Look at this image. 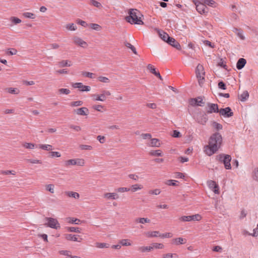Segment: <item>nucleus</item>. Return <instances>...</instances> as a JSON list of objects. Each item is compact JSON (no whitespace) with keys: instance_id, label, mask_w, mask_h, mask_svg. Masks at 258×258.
<instances>
[{"instance_id":"nucleus-59","label":"nucleus","mask_w":258,"mask_h":258,"mask_svg":"<svg viewBox=\"0 0 258 258\" xmlns=\"http://www.w3.org/2000/svg\"><path fill=\"white\" fill-rule=\"evenodd\" d=\"M28 162L32 164H42V162L41 160L37 159H30L28 160Z\"/></svg>"},{"instance_id":"nucleus-31","label":"nucleus","mask_w":258,"mask_h":258,"mask_svg":"<svg viewBox=\"0 0 258 258\" xmlns=\"http://www.w3.org/2000/svg\"><path fill=\"white\" fill-rule=\"evenodd\" d=\"M37 147L40 149L47 151H50L52 150V146L49 144H39Z\"/></svg>"},{"instance_id":"nucleus-4","label":"nucleus","mask_w":258,"mask_h":258,"mask_svg":"<svg viewBox=\"0 0 258 258\" xmlns=\"http://www.w3.org/2000/svg\"><path fill=\"white\" fill-rule=\"evenodd\" d=\"M196 74L200 86H202L205 81V72L202 64H199L197 66L196 69Z\"/></svg>"},{"instance_id":"nucleus-32","label":"nucleus","mask_w":258,"mask_h":258,"mask_svg":"<svg viewBox=\"0 0 258 258\" xmlns=\"http://www.w3.org/2000/svg\"><path fill=\"white\" fill-rule=\"evenodd\" d=\"M66 30L75 31L77 29V26L74 23H68L64 26Z\"/></svg>"},{"instance_id":"nucleus-37","label":"nucleus","mask_w":258,"mask_h":258,"mask_svg":"<svg viewBox=\"0 0 258 258\" xmlns=\"http://www.w3.org/2000/svg\"><path fill=\"white\" fill-rule=\"evenodd\" d=\"M203 219V217L199 214L190 215V221L194 222H199Z\"/></svg>"},{"instance_id":"nucleus-5","label":"nucleus","mask_w":258,"mask_h":258,"mask_svg":"<svg viewBox=\"0 0 258 258\" xmlns=\"http://www.w3.org/2000/svg\"><path fill=\"white\" fill-rule=\"evenodd\" d=\"M45 221V225L47 227L56 230L60 228V225L56 219L50 217L46 218Z\"/></svg>"},{"instance_id":"nucleus-51","label":"nucleus","mask_w":258,"mask_h":258,"mask_svg":"<svg viewBox=\"0 0 258 258\" xmlns=\"http://www.w3.org/2000/svg\"><path fill=\"white\" fill-rule=\"evenodd\" d=\"M97 80L99 82L104 83H109L110 82V80L108 78L102 76H99L97 78Z\"/></svg>"},{"instance_id":"nucleus-2","label":"nucleus","mask_w":258,"mask_h":258,"mask_svg":"<svg viewBox=\"0 0 258 258\" xmlns=\"http://www.w3.org/2000/svg\"><path fill=\"white\" fill-rule=\"evenodd\" d=\"M128 15L125 17L126 21L131 24L143 25L142 15L137 9H131L128 12Z\"/></svg>"},{"instance_id":"nucleus-44","label":"nucleus","mask_w":258,"mask_h":258,"mask_svg":"<svg viewBox=\"0 0 258 258\" xmlns=\"http://www.w3.org/2000/svg\"><path fill=\"white\" fill-rule=\"evenodd\" d=\"M1 173L4 175H12L13 176H16L17 174L16 171L11 170H2L1 171Z\"/></svg>"},{"instance_id":"nucleus-47","label":"nucleus","mask_w":258,"mask_h":258,"mask_svg":"<svg viewBox=\"0 0 258 258\" xmlns=\"http://www.w3.org/2000/svg\"><path fill=\"white\" fill-rule=\"evenodd\" d=\"M136 222L141 224L149 223L150 220L147 218H138L136 219Z\"/></svg>"},{"instance_id":"nucleus-10","label":"nucleus","mask_w":258,"mask_h":258,"mask_svg":"<svg viewBox=\"0 0 258 258\" xmlns=\"http://www.w3.org/2000/svg\"><path fill=\"white\" fill-rule=\"evenodd\" d=\"M207 183L209 188L215 194L219 195L220 194L219 186L215 181L210 180L207 181Z\"/></svg>"},{"instance_id":"nucleus-14","label":"nucleus","mask_w":258,"mask_h":258,"mask_svg":"<svg viewBox=\"0 0 258 258\" xmlns=\"http://www.w3.org/2000/svg\"><path fill=\"white\" fill-rule=\"evenodd\" d=\"M207 113H212L213 112H219V110L217 104L209 103L207 105Z\"/></svg>"},{"instance_id":"nucleus-33","label":"nucleus","mask_w":258,"mask_h":258,"mask_svg":"<svg viewBox=\"0 0 258 258\" xmlns=\"http://www.w3.org/2000/svg\"><path fill=\"white\" fill-rule=\"evenodd\" d=\"M149 154L155 157H162L163 156V153L161 150H152L150 152Z\"/></svg>"},{"instance_id":"nucleus-26","label":"nucleus","mask_w":258,"mask_h":258,"mask_svg":"<svg viewBox=\"0 0 258 258\" xmlns=\"http://www.w3.org/2000/svg\"><path fill=\"white\" fill-rule=\"evenodd\" d=\"M186 239L182 237H178L172 239V243L175 245L183 244L186 243Z\"/></svg>"},{"instance_id":"nucleus-3","label":"nucleus","mask_w":258,"mask_h":258,"mask_svg":"<svg viewBox=\"0 0 258 258\" xmlns=\"http://www.w3.org/2000/svg\"><path fill=\"white\" fill-rule=\"evenodd\" d=\"M110 95L111 93L109 91L102 90L100 91V93L92 94L90 96L94 101L104 102Z\"/></svg>"},{"instance_id":"nucleus-17","label":"nucleus","mask_w":258,"mask_h":258,"mask_svg":"<svg viewBox=\"0 0 258 258\" xmlns=\"http://www.w3.org/2000/svg\"><path fill=\"white\" fill-rule=\"evenodd\" d=\"M150 142L148 145L152 147H159L162 145L161 142L158 139L153 138L150 139Z\"/></svg>"},{"instance_id":"nucleus-27","label":"nucleus","mask_w":258,"mask_h":258,"mask_svg":"<svg viewBox=\"0 0 258 258\" xmlns=\"http://www.w3.org/2000/svg\"><path fill=\"white\" fill-rule=\"evenodd\" d=\"M158 32L161 39H162L164 41L167 42L169 39L170 38L168 34L166 32L160 30H158Z\"/></svg>"},{"instance_id":"nucleus-20","label":"nucleus","mask_w":258,"mask_h":258,"mask_svg":"<svg viewBox=\"0 0 258 258\" xmlns=\"http://www.w3.org/2000/svg\"><path fill=\"white\" fill-rule=\"evenodd\" d=\"M147 69L149 71H150L151 73L158 77L160 80H162V77L160 75L159 72L156 71V69L153 65L151 64H148L147 66Z\"/></svg>"},{"instance_id":"nucleus-64","label":"nucleus","mask_w":258,"mask_h":258,"mask_svg":"<svg viewBox=\"0 0 258 258\" xmlns=\"http://www.w3.org/2000/svg\"><path fill=\"white\" fill-rule=\"evenodd\" d=\"M17 50L15 48L8 49L6 53L9 55H16L17 53Z\"/></svg>"},{"instance_id":"nucleus-60","label":"nucleus","mask_w":258,"mask_h":258,"mask_svg":"<svg viewBox=\"0 0 258 258\" xmlns=\"http://www.w3.org/2000/svg\"><path fill=\"white\" fill-rule=\"evenodd\" d=\"M212 125L217 131H219L222 129V125L215 121L212 122Z\"/></svg>"},{"instance_id":"nucleus-40","label":"nucleus","mask_w":258,"mask_h":258,"mask_svg":"<svg viewBox=\"0 0 258 258\" xmlns=\"http://www.w3.org/2000/svg\"><path fill=\"white\" fill-rule=\"evenodd\" d=\"M203 100L202 98H198L191 100V104L197 105L198 106H202L203 104Z\"/></svg>"},{"instance_id":"nucleus-50","label":"nucleus","mask_w":258,"mask_h":258,"mask_svg":"<svg viewBox=\"0 0 258 258\" xmlns=\"http://www.w3.org/2000/svg\"><path fill=\"white\" fill-rule=\"evenodd\" d=\"M81 75L83 77H87L91 79H93L95 77V75L94 74L85 71L82 72L81 73Z\"/></svg>"},{"instance_id":"nucleus-63","label":"nucleus","mask_w":258,"mask_h":258,"mask_svg":"<svg viewBox=\"0 0 258 258\" xmlns=\"http://www.w3.org/2000/svg\"><path fill=\"white\" fill-rule=\"evenodd\" d=\"M61 156V153L57 151H51L50 152V156L51 158H54V157L59 158V157H60Z\"/></svg>"},{"instance_id":"nucleus-36","label":"nucleus","mask_w":258,"mask_h":258,"mask_svg":"<svg viewBox=\"0 0 258 258\" xmlns=\"http://www.w3.org/2000/svg\"><path fill=\"white\" fill-rule=\"evenodd\" d=\"M23 16L27 19H35L36 15L32 12H25L22 14Z\"/></svg>"},{"instance_id":"nucleus-49","label":"nucleus","mask_w":258,"mask_h":258,"mask_svg":"<svg viewBox=\"0 0 258 258\" xmlns=\"http://www.w3.org/2000/svg\"><path fill=\"white\" fill-rule=\"evenodd\" d=\"M203 2L206 5H208L213 8H216L217 6L216 3L213 0H203Z\"/></svg>"},{"instance_id":"nucleus-13","label":"nucleus","mask_w":258,"mask_h":258,"mask_svg":"<svg viewBox=\"0 0 258 258\" xmlns=\"http://www.w3.org/2000/svg\"><path fill=\"white\" fill-rule=\"evenodd\" d=\"M219 112L220 113V115L225 117H229L233 116V112L232 111L231 108L229 107L220 109Z\"/></svg>"},{"instance_id":"nucleus-28","label":"nucleus","mask_w":258,"mask_h":258,"mask_svg":"<svg viewBox=\"0 0 258 258\" xmlns=\"http://www.w3.org/2000/svg\"><path fill=\"white\" fill-rule=\"evenodd\" d=\"M143 188V185L141 184H135L132 185L130 190L133 192H135L138 190H142Z\"/></svg>"},{"instance_id":"nucleus-58","label":"nucleus","mask_w":258,"mask_h":258,"mask_svg":"<svg viewBox=\"0 0 258 258\" xmlns=\"http://www.w3.org/2000/svg\"><path fill=\"white\" fill-rule=\"evenodd\" d=\"M252 177L254 180L258 181V167H255L253 170L252 172Z\"/></svg>"},{"instance_id":"nucleus-35","label":"nucleus","mask_w":258,"mask_h":258,"mask_svg":"<svg viewBox=\"0 0 258 258\" xmlns=\"http://www.w3.org/2000/svg\"><path fill=\"white\" fill-rule=\"evenodd\" d=\"M92 108L94 110L100 112H103L106 110L104 106L101 104H95L92 106Z\"/></svg>"},{"instance_id":"nucleus-7","label":"nucleus","mask_w":258,"mask_h":258,"mask_svg":"<svg viewBox=\"0 0 258 258\" xmlns=\"http://www.w3.org/2000/svg\"><path fill=\"white\" fill-rule=\"evenodd\" d=\"M219 161L223 162L226 169H231V165L230 162L231 157L229 155L221 154L219 155Z\"/></svg>"},{"instance_id":"nucleus-12","label":"nucleus","mask_w":258,"mask_h":258,"mask_svg":"<svg viewBox=\"0 0 258 258\" xmlns=\"http://www.w3.org/2000/svg\"><path fill=\"white\" fill-rule=\"evenodd\" d=\"M74 112L78 115L87 116L89 114V110L88 108L83 107L75 109Z\"/></svg>"},{"instance_id":"nucleus-52","label":"nucleus","mask_w":258,"mask_h":258,"mask_svg":"<svg viewBox=\"0 0 258 258\" xmlns=\"http://www.w3.org/2000/svg\"><path fill=\"white\" fill-rule=\"evenodd\" d=\"M208 120V117L206 115L202 116L200 118L198 119V121L199 123L204 125L206 123Z\"/></svg>"},{"instance_id":"nucleus-39","label":"nucleus","mask_w":258,"mask_h":258,"mask_svg":"<svg viewBox=\"0 0 258 258\" xmlns=\"http://www.w3.org/2000/svg\"><path fill=\"white\" fill-rule=\"evenodd\" d=\"M79 148L80 150L82 151H91L92 150L93 148L91 145H85V144H80L79 146Z\"/></svg>"},{"instance_id":"nucleus-25","label":"nucleus","mask_w":258,"mask_h":258,"mask_svg":"<svg viewBox=\"0 0 258 258\" xmlns=\"http://www.w3.org/2000/svg\"><path fill=\"white\" fill-rule=\"evenodd\" d=\"M145 235L148 238L160 237V233L158 231H147L145 233Z\"/></svg>"},{"instance_id":"nucleus-30","label":"nucleus","mask_w":258,"mask_h":258,"mask_svg":"<svg viewBox=\"0 0 258 258\" xmlns=\"http://www.w3.org/2000/svg\"><path fill=\"white\" fill-rule=\"evenodd\" d=\"M139 250L143 253L148 252L153 250L152 244L150 246H142L139 247Z\"/></svg>"},{"instance_id":"nucleus-45","label":"nucleus","mask_w":258,"mask_h":258,"mask_svg":"<svg viewBox=\"0 0 258 258\" xmlns=\"http://www.w3.org/2000/svg\"><path fill=\"white\" fill-rule=\"evenodd\" d=\"M249 97V93L247 91H245L242 93V94L239 96V99L241 101H246Z\"/></svg>"},{"instance_id":"nucleus-46","label":"nucleus","mask_w":258,"mask_h":258,"mask_svg":"<svg viewBox=\"0 0 258 258\" xmlns=\"http://www.w3.org/2000/svg\"><path fill=\"white\" fill-rule=\"evenodd\" d=\"M70 93V90L67 88H60L57 90V94L59 95H69Z\"/></svg>"},{"instance_id":"nucleus-6","label":"nucleus","mask_w":258,"mask_h":258,"mask_svg":"<svg viewBox=\"0 0 258 258\" xmlns=\"http://www.w3.org/2000/svg\"><path fill=\"white\" fill-rule=\"evenodd\" d=\"M72 41L73 43L78 47H82L84 49L88 47V43L79 36H74L72 38Z\"/></svg>"},{"instance_id":"nucleus-57","label":"nucleus","mask_w":258,"mask_h":258,"mask_svg":"<svg viewBox=\"0 0 258 258\" xmlns=\"http://www.w3.org/2000/svg\"><path fill=\"white\" fill-rule=\"evenodd\" d=\"M66 166H75L76 165V159H69L65 161Z\"/></svg>"},{"instance_id":"nucleus-54","label":"nucleus","mask_w":258,"mask_h":258,"mask_svg":"<svg viewBox=\"0 0 258 258\" xmlns=\"http://www.w3.org/2000/svg\"><path fill=\"white\" fill-rule=\"evenodd\" d=\"M154 249H163L164 248V245L161 243H153L151 244Z\"/></svg>"},{"instance_id":"nucleus-55","label":"nucleus","mask_w":258,"mask_h":258,"mask_svg":"<svg viewBox=\"0 0 258 258\" xmlns=\"http://www.w3.org/2000/svg\"><path fill=\"white\" fill-rule=\"evenodd\" d=\"M85 165V161L83 158H76V165L84 166Z\"/></svg>"},{"instance_id":"nucleus-1","label":"nucleus","mask_w":258,"mask_h":258,"mask_svg":"<svg viewBox=\"0 0 258 258\" xmlns=\"http://www.w3.org/2000/svg\"><path fill=\"white\" fill-rule=\"evenodd\" d=\"M223 142L221 135L219 133L212 134L209 138L208 144L203 148L204 152L211 156L216 153L221 147Z\"/></svg>"},{"instance_id":"nucleus-22","label":"nucleus","mask_w":258,"mask_h":258,"mask_svg":"<svg viewBox=\"0 0 258 258\" xmlns=\"http://www.w3.org/2000/svg\"><path fill=\"white\" fill-rule=\"evenodd\" d=\"M65 195L69 198H73L75 199H79L80 195L79 193L73 191H67L64 192Z\"/></svg>"},{"instance_id":"nucleus-19","label":"nucleus","mask_w":258,"mask_h":258,"mask_svg":"<svg viewBox=\"0 0 258 258\" xmlns=\"http://www.w3.org/2000/svg\"><path fill=\"white\" fill-rule=\"evenodd\" d=\"M167 43L178 50L181 49V46L179 43L172 37H170Z\"/></svg>"},{"instance_id":"nucleus-53","label":"nucleus","mask_w":258,"mask_h":258,"mask_svg":"<svg viewBox=\"0 0 258 258\" xmlns=\"http://www.w3.org/2000/svg\"><path fill=\"white\" fill-rule=\"evenodd\" d=\"M119 242L122 246H131L132 245V241L127 239H122Z\"/></svg>"},{"instance_id":"nucleus-48","label":"nucleus","mask_w":258,"mask_h":258,"mask_svg":"<svg viewBox=\"0 0 258 258\" xmlns=\"http://www.w3.org/2000/svg\"><path fill=\"white\" fill-rule=\"evenodd\" d=\"M45 189L46 191L50 192L51 194H53L55 192V186L53 184H46L45 186Z\"/></svg>"},{"instance_id":"nucleus-24","label":"nucleus","mask_w":258,"mask_h":258,"mask_svg":"<svg viewBox=\"0 0 258 258\" xmlns=\"http://www.w3.org/2000/svg\"><path fill=\"white\" fill-rule=\"evenodd\" d=\"M58 66L59 68L71 67L72 66V62L68 59L62 60L58 62Z\"/></svg>"},{"instance_id":"nucleus-18","label":"nucleus","mask_w":258,"mask_h":258,"mask_svg":"<svg viewBox=\"0 0 258 258\" xmlns=\"http://www.w3.org/2000/svg\"><path fill=\"white\" fill-rule=\"evenodd\" d=\"M66 221L69 224H75L77 225H79L83 223V221L74 217H68L66 219Z\"/></svg>"},{"instance_id":"nucleus-41","label":"nucleus","mask_w":258,"mask_h":258,"mask_svg":"<svg viewBox=\"0 0 258 258\" xmlns=\"http://www.w3.org/2000/svg\"><path fill=\"white\" fill-rule=\"evenodd\" d=\"M95 246L98 248H108L109 247L110 245L105 242H96Z\"/></svg>"},{"instance_id":"nucleus-56","label":"nucleus","mask_w":258,"mask_h":258,"mask_svg":"<svg viewBox=\"0 0 258 258\" xmlns=\"http://www.w3.org/2000/svg\"><path fill=\"white\" fill-rule=\"evenodd\" d=\"M178 220L181 222H191L190 215H189V216H182L179 218Z\"/></svg>"},{"instance_id":"nucleus-9","label":"nucleus","mask_w":258,"mask_h":258,"mask_svg":"<svg viewBox=\"0 0 258 258\" xmlns=\"http://www.w3.org/2000/svg\"><path fill=\"white\" fill-rule=\"evenodd\" d=\"M194 3L196 6V9L199 13L205 14L208 13V9L203 0H202L201 2L195 1Z\"/></svg>"},{"instance_id":"nucleus-29","label":"nucleus","mask_w":258,"mask_h":258,"mask_svg":"<svg viewBox=\"0 0 258 258\" xmlns=\"http://www.w3.org/2000/svg\"><path fill=\"white\" fill-rule=\"evenodd\" d=\"M246 61L244 58H241L239 59L236 63V68L238 70L242 69L245 65Z\"/></svg>"},{"instance_id":"nucleus-8","label":"nucleus","mask_w":258,"mask_h":258,"mask_svg":"<svg viewBox=\"0 0 258 258\" xmlns=\"http://www.w3.org/2000/svg\"><path fill=\"white\" fill-rule=\"evenodd\" d=\"M102 197L106 201H115L119 199V195L115 192H105Z\"/></svg>"},{"instance_id":"nucleus-34","label":"nucleus","mask_w":258,"mask_h":258,"mask_svg":"<svg viewBox=\"0 0 258 258\" xmlns=\"http://www.w3.org/2000/svg\"><path fill=\"white\" fill-rule=\"evenodd\" d=\"M162 258H179V255L176 253L167 252L163 253L162 255Z\"/></svg>"},{"instance_id":"nucleus-43","label":"nucleus","mask_w":258,"mask_h":258,"mask_svg":"<svg viewBox=\"0 0 258 258\" xmlns=\"http://www.w3.org/2000/svg\"><path fill=\"white\" fill-rule=\"evenodd\" d=\"M83 104V101L77 100L72 101L70 103V106L72 107H76L82 106Z\"/></svg>"},{"instance_id":"nucleus-23","label":"nucleus","mask_w":258,"mask_h":258,"mask_svg":"<svg viewBox=\"0 0 258 258\" xmlns=\"http://www.w3.org/2000/svg\"><path fill=\"white\" fill-rule=\"evenodd\" d=\"M78 236V235L71 234H67L64 235L65 238L67 240L80 242L81 240H79Z\"/></svg>"},{"instance_id":"nucleus-38","label":"nucleus","mask_w":258,"mask_h":258,"mask_svg":"<svg viewBox=\"0 0 258 258\" xmlns=\"http://www.w3.org/2000/svg\"><path fill=\"white\" fill-rule=\"evenodd\" d=\"M233 31L234 32L235 34L241 39L244 40L245 37L243 34L242 31L240 29H238L237 28H234Z\"/></svg>"},{"instance_id":"nucleus-11","label":"nucleus","mask_w":258,"mask_h":258,"mask_svg":"<svg viewBox=\"0 0 258 258\" xmlns=\"http://www.w3.org/2000/svg\"><path fill=\"white\" fill-rule=\"evenodd\" d=\"M72 87L74 88L79 89L80 91L82 92H89L91 89L90 86L84 85L82 83H73Z\"/></svg>"},{"instance_id":"nucleus-42","label":"nucleus","mask_w":258,"mask_h":258,"mask_svg":"<svg viewBox=\"0 0 258 258\" xmlns=\"http://www.w3.org/2000/svg\"><path fill=\"white\" fill-rule=\"evenodd\" d=\"M88 27L96 31H100L102 29V27L100 25L96 23L89 24Z\"/></svg>"},{"instance_id":"nucleus-16","label":"nucleus","mask_w":258,"mask_h":258,"mask_svg":"<svg viewBox=\"0 0 258 258\" xmlns=\"http://www.w3.org/2000/svg\"><path fill=\"white\" fill-rule=\"evenodd\" d=\"M21 145L23 148L27 150H34L37 148L36 144L30 142H23Z\"/></svg>"},{"instance_id":"nucleus-15","label":"nucleus","mask_w":258,"mask_h":258,"mask_svg":"<svg viewBox=\"0 0 258 258\" xmlns=\"http://www.w3.org/2000/svg\"><path fill=\"white\" fill-rule=\"evenodd\" d=\"M10 25L14 26L21 24L22 22V20L16 16H11L9 18Z\"/></svg>"},{"instance_id":"nucleus-61","label":"nucleus","mask_w":258,"mask_h":258,"mask_svg":"<svg viewBox=\"0 0 258 258\" xmlns=\"http://www.w3.org/2000/svg\"><path fill=\"white\" fill-rule=\"evenodd\" d=\"M90 4L92 6L99 9H101L102 7L101 4L95 0H91L90 2Z\"/></svg>"},{"instance_id":"nucleus-21","label":"nucleus","mask_w":258,"mask_h":258,"mask_svg":"<svg viewBox=\"0 0 258 258\" xmlns=\"http://www.w3.org/2000/svg\"><path fill=\"white\" fill-rule=\"evenodd\" d=\"M5 91L9 94L13 95H18L20 93V90L17 88L8 87L5 89Z\"/></svg>"},{"instance_id":"nucleus-62","label":"nucleus","mask_w":258,"mask_h":258,"mask_svg":"<svg viewBox=\"0 0 258 258\" xmlns=\"http://www.w3.org/2000/svg\"><path fill=\"white\" fill-rule=\"evenodd\" d=\"M60 255H66L70 258L71 255V251L67 250H62L58 251Z\"/></svg>"}]
</instances>
